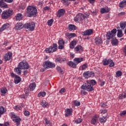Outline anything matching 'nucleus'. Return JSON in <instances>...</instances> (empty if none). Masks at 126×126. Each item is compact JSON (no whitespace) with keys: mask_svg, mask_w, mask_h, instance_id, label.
<instances>
[{"mask_svg":"<svg viewBox=\"0 0 126 126\" xmlns=\"http://www.w3.org/2000/svg\"><path fill=\"white\" fill-rule=\"evenodd\" d=\"M27 14L28 17H35L37 13V9L36 7L29 6L27 8Z\"/></svg>","mask_w":126,"mask_h":126,"instance_id":"nucleus-1","label":"nucleus"},{"mask_svg":"<svg viewBox=\"0 0 126 126\" xmlns=\"http://www.w3.org/2000/svg\"><path fill=\"white\" fill-rule=\"evenodd\" d=\"M81 89H83V90H86L88 92H92V91H94L93 85H91L90 81H87V83L85 84V85L84 84L81 86Z\"/></svg>","mask_w":126,"mask_h":126,"instance_id":"nucleus-2","label":"nucleus"},{"mask_svg":"<svg viewBox=\"0 0 126 126\" xmlns=\"http://www.w3.org/2000/svg\"><path fill=\"white\" fill-rule=\"evenodd\" d=\"M12 14H13V10L10 9L2 12L1 18L2 19H7V18L10 17Z\"/></svg>","mask_w":126,"mask_h":126,"instance_id":"nucleus-3","label":"nucleus"},{"mask_svg":"<svg viewBox=\"0 0 126 126\" xmlns=\"http://www.w3.org/2000/svg\"><path fill=\"white\" fill-rule=\"evenodd\" d=\"M57 50H58V44H57V43H54L53 46L46 48L45 50V52L48 54H52V53L56 52Z\"/></svg>","mask_w":126,"mask_h":126,"instance_id":"nucleus-4","label":"nucleus"},{"mask_svg":"<svg viewBox=\"0 0 126 126\" xmlns=\"http://www.w3.org/2000/svg\"><path fill=\"white\" fill-rule=\"evenodd\" d=\"M43 67L45 68V69H48V68H53V67H56V64L53 63L52 62L49 61H45L44 63L43 64Z\"/></svg>","mask_w":126,"mask_h":126,"instance_id":"nucleus-5","label":"nucleus"},{"mask_svg":"<svg viewBox=\"0 0 126 126\" xmlns=\"http://www.w3.org/2000/svg\"><path fill=\"white\" fill-rule=\"evenodd\" d=\"M35 24L34 23H28L25 25V28L28 29L30 31H34L35 29Z\"/></svg>","mask_w":126,"mask_h":126,"instance_id":"nucleus-6","label":"nucleus"},{"mask_svg":"<svg viewBox=\"0 0 126 126\" xmlns=\"http://www.w3.org/2000/svg\"><path fill=\"white\" fill-rule=\"evenodd\" d=\"M18 66L21 69H28L29 68V64L26 62H21L19 63Z\"/></svg>","mask_w":126,"mask_h":126,"instance_id":"nucleus-7","label":"nucleus"},{"mask_svg":"<svg viewBox=\"0 0 126 126\" xmlns=\"http://www.w3.org/2000/svg\"><path fill=\"white\" fill-rule=\"evenodd\" d=\"M3 0L5 1V2H8L9 3H11V2L13 1V0H0V7H4V8H7V4L4 3Z\"/></svg>","mask_w":126,"mask_h":126,"instance_id":"nucleus-8","label":"nucleus"},{"mask_svg":"<svg viewBox=\"0 0 126 126\" xmlns=\"http://www.w3.org/2000/svg\"><path fill=\"white\" fill-rule=\"evenodd\" d=\"M87 16H84V15L82 13H79L77 14L74 18V21H81L83 19H85V18H87Z\"/></svg>","mask_w":126,"mask_h":126,"instance_id":"nucleus-9","label":"nucleus"},{"mask_svg":"<svg viewBox=\"0 0 126 126\" xmlns=\"http://www.w3.org/2000/svg\"><path fill=\"white\" fill-rule=\"evenodd\" d=\"M58 49L59 50H63L64 48V41H63V39H60L58 41Z\"/></svg>","mask_w":126,"mask_h":126,"instance_id":"nucleus-10","label":"nucleus"},{"mask_svg":"<svg viewBox=\"0 0 126 126\" xmlns=\"http://www.w3.org/2000/svg\"><path fill=\"white\" fill-rule=\"evenodd\" d=\"M94 75V72L91 71H86L83 73V76L85 78H89V77L93 76Z\"/></svg>","mask_w":126,"mask_h":126,"instance_id":"nucleus-11","label":"nucleus"},{"mask_svg":"<svg viewBox=\"0 0 126 126\" xmlns=\"http://www.w3.org/2000/svg\"><path fill=\"white\" fill-rule=\"evenodd\" d=\"M23 27H25V25H23L22 23H17L15 26V30H21Z\"/></svg>","mask_w":126,"mask_h":126,"instance_id":"nucleus-12","label":"nucleus"},{"mask_svg":"<svg viewBox=\"0 0 126 126\" xmlns=\"http://www.w3.org/2000/svg\"><path fill=\"white\" fill-rule=\"evenodd\" d=\"M93 33V30L92 29H90V30H87L84 32H82V34L83 36H90L92 33Z\"/></svg>","mask_w":126,"mask_h":126,"instance_id":"nucleus-13","label":"nucleus"},{"mask_svg":"<svg viewBox=\"0 0 126 126\" xmlns=\"http://www.w3.org/2000/svg\"><path fill=\"white\" fill-rule=\"evenodd\" d=\"M74 51L77 53H82L83 52V48L80 45H77L74 48Z\"/></svg>","mask_w":126,"mask_h":126,"instance_id":"nucleus-14","label":"nucleus"},{"mask_svg":"<svg viewBox=\"0 0 126 126\" xmlns=\"http://www.w3.org/2000/svg\"><path fill=\"white\" fill-rule=\"evenodd\" d=\"M106 38L107 40H110V39H114L115 38V35L113 34L111 32H106Z\"/></svg>","mask_w":126,"mask_h":126,"instance_id":"nucleus-15","label":"nucleus"},{"mask_svg":"<svg viewBox=\"0 0 126 126\" xmlns=\"http://www.w3.org/2000/svg\"><path fill=\"white\" fill-rule=\"evenodd\" d=\"M12 57V53L8 52L4 55V60L6 61H9Z\"/></svg>","mask_w":126,"mask_h":126,"instance_id":"nucleus-16","label":"nucleus"},{"mask_svg":"<svg viewBox=\"0 0 126 126\" xmlns=\"http://www.w3.org/2000/svg\"><path fill=\"white\" fill-rule=\"evenodd\" d=\"M126 27V22H122L120 24V26L116 27L117 29H120L121 28L122 30H125V28Z\"/></svg>","mask_w":126,"mask_h":126,"instance_id":"nucleus-17","label":"nucleus"},{"mask_svg":"<svg viewBox=\"0 0 126 126\" xmlns=\"http://www.w3.org/2000/svg\"><path fill=\"white\" fill-rule=\"evenodd\" d=\"M65 13V10L63 9H61L58 10V13L57 14L58 17H61Z\"/></svg>","mask_w":126,"mask_h":126,"instance_id":"nucleus-18","label":"nucleus"},{"mask_svg":"<svg viewBox=\"0 0 126 126\" xmlns=\"http://www.w3.org/2000/svg\"><path fill=\"white\" fill-rule=\"evenodd\" d=\"M7 28H9V24L6 23L2 26V27L0 28V32H2L3 30H5V29H7Z\"/></svg>","mask_w":126,"mask_h":126,"instance_id":"nucleus-19","label":"nucleus"},{"mask_svg":"<svg viewBox=\"0 0 126 126\" xmlns=\"http://www.w3.org/2000/svg\"><path fill=\"white\" fill-rule=\"evenodd\" d=\"M94 42L96 45H100V44H102V43H103L102 38H101L100 37H96L94 39Z\"/></svg>","mask_w":126,"mask_h":126,"instance_id":"nucleus-20","label":"nucleus"},{"mask_svg":"<svg viewBox=\"0 0 126 126\" xmlns=\"http://www.w3.org/2000/svg\"><path fill=\"white\" fill-rule=\"evenodd\" d=\"M112 46H118L119 45V40L116 39V37L113 38L111 40Z\"/></svg>","mask_w":126,"mask_h":126,"instance_id":"nucleus-21","label":"nucleus"},{"mask_svg":"<svg viewBox=\"0 0 126 126\" xmlns=\"http://www.w3.org/2000/svg\"><path fill=\"white\" fill-rule=\"evenodd\" d=\"M98 118H99L98 115H95L94 116L91 121L93 125H95L96 123H97V121L98 120Z\"/></svg>","mask_w":126,"mask_h":126,"instance_id":"nucleus-22","label":"nucleus"},{"mask_svg":"<svg viewBox=\"0 0 126 126\" xmlns=\"http://www.w3.org/2000/svg\"><path fill=\"white\" fill-rule=\"evenodd\" d=\"M13 121L14 122V123H16V126H19L20 125V122L21 121V119L20 117H17L14 119H13Z\"/></svg>","mask_w":126,"mask_h":126,"instance_id":"nucleus-23","label":"nucleus"},{"mask_svg":"<svg viewBox=\"0 0 126 126\" xmlns=\"http://www.w3.org/2000/svg\"><path fill=\"white\" fill-rule=\"evenodd\" d=\"M21 69L19 66H18L17 67L15 68V72L17 74H18V75H21Z\"/></svg>","mask_w":126,"mask_h":126,"instance_id":"nucleus-24","label":"nucleus"},{"mask_svg":"<svg viewBox=\"0 0 126 126\" xmlns=\"http://www.w3.org/2000/svg\"><path fill=\"white\" fill-rule=\"evenodd\" d=\"M117 37L119 38H122L124 36L123 33V31L121 29L117 30Z\"/></svg>","mask_w":126,"mask_h":126,"instance_id":"nucleus-25","label":"nucleus"},{"mask_svg":"<svg viewBox=\"0 0 126 126\" xmlns=\"http://www.w3.org/2000/svg\"><path fill=\"white\" fill-rule=\"evenodd\" d=\"M67 64L69 66H71V67H72L73 68H76V64L72 61L68 62Z\"/></svg>","mask_w":126,"mask_h":126,"instance_id":"nucleus-26","label":"nucleus"},{"mask_svg":"<svg viewBox=\"0 0 126 126\" xmlns=\"http://www.w3.org/2000/svg\"><path fill=\"white\" fill-rule=\"evenodd\" d=\"M35 88H36V84H35V83H32L29 85V88H30V91H33V90L35 89Z\"/></svg>","mask_w":126,"mask_h":126,"instance_id":"nucleus-27","label":"nucleus"},{"mask_svg":"<svg viewBox=\"0 0 126 126\" xmlns=\"http://www.w3.org/2000/svg\"><path fill=\"white\" fill-rule=\"evenodd\" d=\"M14 81L15 84H18V83H20L21 81V78L19 77V76H16Z\"/></svg>","mask_w":126,"mask_h":126,"instance_id":"nucleus-28","label":"nucleus"},{"mask_svg":"<svg viewBox=\"0 0 126 126\" xmlns=\"http://www.w3.org/2000/svg\"><path fill=\"white\" fill-rule=\"evenodd\" d=\"M71 115H72V110L67 108L65 114V117H68V116H71Z\"/></svg>","mask_w":126,"mask_h":126,"instance_id":"nucleus-29","label":"nucleus"},{"mask_svg":"<svg viewBox=\"0 0 126 126\" xmlns=\"http://www.w3.org/2000/svg\"><path fill=\"white\" fill-rule=\"evenodd\" d=\"M15 18L16 20L20 21V20H22V18H23V16H22V14L19 13L17 14L16 16H15Z\"/></svg>","mask_w":126,"mask_h":126,"instance_id":"nucleus-30","label":"nucleus"},{"mask_svg":"<svg viewBox=\"0 0 126 126\" xmlns=\"http://www.w3.org/2000/svg\"><path fill=\"white\" fill-rule=\"evenodd\" d=\"M75 45H76V41L73 40L71 42L69 45V47L70 49H74L75 47Z\"/></svg>","mask_w":126,"mask_h":126,"instance_id":"nucleus-31","label":"nucleus"},{"mask_svg":"<svg viewBox=\"0 0 126 126\" xmlns=\"http://www.w3.org/2000/svg\"><path fill=\"white\" fill-rule=\"evenodd\" d=\"M101 13H108L110 11L109 8H102L100 10Z\"/></svg>","mask_w":126,"mask_h":126,"instance_id":"nucleus-32","label":"nucleus"},{"mask_svg":"<svg viewBox=\"0 0 126 126\" xmlns=\"http://www.w3.org/2000/svg\"><path fill=\"white\" fill-rule=\"evenodd\" d=\"M126 0H123L119 3V7H121V8H124V7H125V6H126Z\"/></svg>","mask_w":126,"mask_h":126,"instance_id":"nucleus-33","label":"nucleus"},{"mask_svg":"<svg viewBox=\"0 0 126 126\" xmlns=\"http://www.w3.org/2000/svg\"><path fill=\"white\" fill-rule=\"evenodd\" d=\"M65 61V59H63L61 58H57L56 60H55V62L56 63H63V62H64Z\"/></svg>","mask_w":126,"mask_h":126,"instance_id":"nucleus-34","label":"nucleus"},{"mask_svg":"<svg viewBox=\"0 0 126 126\" xmlns=\"http://www.w3.org/2000/svg\"><path fill=\"white\" fill-rule=\"evenodd\" d=\"M107 117L106 116H103L102 118H100L99 119V122L101 123V124H104V123H106V121H107Z\"/></svg>","mask_w":126,"mask_h":126,"instance_id":"nucleus-35","label":"nucleus"},{"mask_svg":"<svg viewBox=\"0 0 126 126\" xmlns=\"http://www.w3.org/2000/svg\"><path fill=\"white\" fill-rule=\"evenodd\" d=\"M76 27L74 25H69L68 29L69 31H72V30H76Z\"/></svg>","mask_w":126,"mask_h":126,"instance_id":"nucleus-36","label":"nucleus"},{"mask_svg":"<svg viewBox=\"0 0 126 126\" xmlns=\"http://www.w3.org/2000/svg\"><path fill=\"white\" fill-rule=\"evenodd\" d=\"M74 61L76 63L78 64L79 63H81V62L83 61V58H75L74 59Z\"/></svg>","mask_w":126,"mask_h":126,"instance_id":"nucleus-37","label":"nucleus"},{"mask_svg":"<svg viewBox=\"0 0 126 126\" xmlns=\"http://www.w3.org/2000/svg\"><path fill=\"white\" fill-rule=\"evenodd\" d=\"M110 61H111V59H109V60L104 59L103 60V65H108V64H109V63H110Z\"/></svg>","mask_w":126,"mask_h":126,"instance_id":"nucleus-38","label":"nucleus"},{"mask_svg":"<svg viewBox=\"0 0 126 126\" xmlns=\"http://www.w3.org/2000/svg\"><path fill=\"white\" fill-rule=\"evenodd\" d=\"M40 105L43 107V108H47V107H49V103H47L45 101H42Z\"/></svg>","mask_w":126,"mask_h":126,"instance_id":"nucleus-39","label":"nucleus"},{"mask_svg":"<svg viewBox=\"0 0 126 126\" xmlns=\"http://www.w3.org/2000/svg\"><path fill=\"white\" fill-rule=\"evenodd\" d=\"M0 92L2 94H5L7 92V89L6 88H2L0 89Z\"/></svg>","mask_w":126,"mask_h":126,"instance_id":"nucleus-40","label":"nucleus"},{"mask_svg":"<svg viewBox=\"0 0 126 126\" xmlns=\"http://www.w3.org/2000/svg\"><path fill=\"white\" fill-rule=\"evenodd\" d=\"M54 22V19H51L50 20H49L47 22V25L48 26H52L53 25V23Z\"/></svg>","mask_w":126,"mask_h":126,"instance_id":"nucleus-41","label":"nucleus"},{"mask_svg":"<svg viewBox=\"0 0 126 126\" xmlns=\"http://www.w3.org/2000/svg\"><path fill=\"white\" fill-rule=\"evenodd\" d=\"M57 70H58V72H59L61 74H63V71L62 69V68H61V67L57 66Z\"/></svg>","mask_w":126,"mask_h":126,"instance_id":"nucleus-42","label":"nucleus"},{"mask_svg":"<svg viewBox=\"0 0 126 126\" xmlns=\"http://www.w3.org/2000/svg\"><path fill=\"white\" fill-rule=\"evenodd\" d=\"M38 97H41V96L42 97H45L46 96V92H40L38 94Z\"/></svg>","mask_w":126,"mask_h":126,"instance_id":"nucleus-43","label":"nucleus"},{"mask_svg":"<svg viewBox=\"0 0 126 126\" xmlns=\"http://www.w3.org/2000/svg\"><path fill=\"white\" fill-rule=\"evenodd\" d=\"M5 112L4 108L2 106L0 107V117Z\"/></svg>","mask_w":126,"mask_h":126,"instance_id":"nucleus-44","label":"nucleus"},{"mask_svg":"<svg viewBox=\"0 0 126 126\" xmlns=\"http://www.w3.org/2000/svg\"><path fill=\"white\" fill-rule=\"evenodd\" d=\"M24 92L25 93L26 96H28V95H29V93L30 92V91L29 90V89H28V88H26L25 89Z\"/></svg>","mask_w":126,"mask_h":126,"instance_id":"nucleus-45","label":"nucleus"},{"mask_svg":"<svg viewBox=\"0 0 126 126\" xmlns=\"http://www.w3.org/2000/svg\"><path fill=\"white\" fill-rule=\"evenodd\" d=\"M65 5H69V2L70 0H62Z\"/></svg>","mask_w":126,"mask_h":126,"instance_id":"nucleus-46","label":"nucleus"},{"mask_svg":"<svg viewBox=\"0 0 126 126\" xmlns=\"http://www.w3.org/2000/svg\"><path fill=\"white\" fill-rule=\"evenodd\" d=\"M109 64L110 67H113V66H115V63H114V61L111 59Z\"/></svg>","mask_w":126,"mask_h":126,"instance_id":"nucleus-47","label":"nucleus"},{"mask_svg":"<svg viewBox=\"0 0 126 126\" xmlns=\"http://www.w3.org/2000/svg\"><path fill=\"white\" fill-rule=\"evenodd\" d=\"M123 75V72L121 71H118L116 72V77H120V76H122Z\"/></svg>","mask_w":126,"mask_h":126,"instance_id":"nucleus-48","label":"nucleus"},{"mask_svg":"<svg viewBox=\"0 0 126 126\" xmlns=\"http://www.w3.org/2000/svg\"><path fill=\"white\" fill-rule=\"evenodd\" d=\"M89 81L91 84L93 85V87H94V85H96L97 83V82H96V81H95V80H91V81Z\"/></svg>","mask_w":126,"mask_h":126,"instance_id":"nucleus-49","label":"nucleus"},{"mask_svg":"<svg viewBox=\"0 0 126 126\" xmlns=\"http://www.w3.org/2000/svg\"><path fill=\"white\" fill-rule=\"evenodd\" d=\"M74 104L75 106H76L77 107H78V106H80V102L77 101V100H75L74 101Z\"/></svg>","mask_w":126,"mask_h":126,"instance_id":"nucleus-50","label":"nucleus"},{"mask_svg":"<svg viewBox=\"0 0 126 126\" xmlns=\"http://www.w3.org/2000/svg\"><path fill=\"white\" fill-rule=\"evenodd\" d=\"M24 114L26 117H29L30 116V112L27 110L25 111Z\"/></svg>","mask_w":126,"mask_h":126,"instance_id":"nucleus-51","label":"nucleus"},{"mask_svg":"<svg viewBox=\"0 0 126 126\" xmlns=\"http://www.w3.org/2000/svg\"><path fill=\"white\" fill-rule=\"evenodd\" d=\"M22 107L21 106L17 105L15 106L14 107L15 110H16V111H19L20 110H21Z\"/></svg>","mask_w":126,"mask_h":126,"instance_id":"nucleus-52","label":"nucleus"},{"mask_svg":"<svg viewBox=\"0 0 126 126\" xmlns=\"http://www.w3.org/2000/svg\"><path fill=\"white\" fill-rule=\"evenodd\" d=\"M0 126H9V122H5L4 124H0Z\"/></svg>","mask_w":126,"mask_h":126,"instance_id":"nucleus-53","label":"nucleus"},{"mask_svg":"<svg viewBox=\"0 0 126 126\" xmlns=\"http://www.w3.org/2000/svg\"><path fill=\"white\" fill-rule=\"evenodd\" d=\"M112 34H113V35H114L115 36H116V33H117V29H114L113 30H112L110 32Z\"/></svg>","mask_w":126,"mask_h":126,"instance_id":"nucleus-54","label":"nucleus"},{"mask_svg":"<svg viewBox=\"0 0 126 126\" xmlns=\"http://www.w3.org/2000/svg\"><path fill=\"white\" fill-rule=\"evenodd\" d=\"M87 68V64L85 63L82 66V70H85Z\"/></svg>","mask_w":126,"mask_h":126,"instance_id":"nucleus-55","label":"nucleus"},{"mask_svg":"<svg viewBox=\"0 0 126 126\" xmlns=\"http://www.w3.org/2000/svg\"><path fill=\"white\" fill-rule=\"evenodd\" d=\"M124 98H126V96H125V94H122L119 95V99H124Z\"/></svg>","mask_w":126,"mask_h":126,"instance_id":"nucleus-56","label":"nucleus"},{"mask_svg":"<svg viewBox=\"0 0 126 126\" xmlns=\"http://www.w3.org/2000/svg\"><path fill=\"white\" fill-rule=\"evenodd\" d=\"M82 122V119H78L75 121V123L76 124H80Z\"/></svg>","mask_w":126,"mask_h":126,"instance_id":"nucleus-57","label":"nucleus"},{"mask_svg":"<svg viewBox=\"0 0 126 126\" xmlns=\"http://www.w3.org/2000/svg\"><path fill=\"white\" fill-rule=\"evenodd\" d=\"M70 38H73L74 37L76 36V34L74 33H70Z\"/></svg>","mask_w":126,"mask_h":126,"instance_id":"nucleus-58","label":"nucleus"},{"mask_svg":"<svg viewBox=\"0 0 126 126\" xmlns=\"http://www.w3.org/2000/svg\"><path fill=\"white\" fill-rule=\"evenodd\" d=\"M81 93L82 94H83V95H86V94H87V92H85V91L84 90H82L81 91Z\"/></svg>","mask_w":126,"mask_h":126,"instance_id":"nucleus-59","label":"nucleus"},{"mask_svg":"<svg viewBox=\"0 0 126 126\" xmlns=\"http://www.w3.org/2000/svg\"><path fill=\"white\" fill-rule=\"evenodd\" d=\"M65 91V90L64 88H62L60 91V93L63 94L64 93Z\"/></svg>","mask_w":126,"mask_h":126,"instance_id":"nucleus-60","label":"nucleus"},{"mask_svg":"<svg viewBox=\"0 0 126 126\" xmlns=\"http://www.w3.org/2000/svg\"><path fill=\"white\" fill-rule=\"evenodd\" d=\"M11 77H15V78H16V76H18L17 75L14 74V73H11Z\"/></svg>","mask_w":126,"mask_h":126,"instance_id":"nucleus-61","label":"nucleus"},{"mask_svg":"<svg viewBox=\"0 0 126 126\" xmlns=\"http://www.w3.org/2000/svg\"><path fill=\"white\" fill-rule=\"evenodd\" d=\"M65 36L67 37V38H70V33H65Z\"/></svg>","mask_w":126,"mask_h":126,"instance_id":"nucleus-62","label":"nucleus"},{"mask_svg":"<svg viewBox=\"0 0 126 126\" xmlns=\"http://www.w3.org/2000/svg\"><path fill=\"white\" fill-rule=\"evenodd\" d=\"M126 111H124L121 113H120V115H121V116H125V115H126Z\"/></svg>","mask_w":126,"mask_h":126,"instance_id":"nucleus-63","label":"nucleus"},{"mask_svg":"<svg viewBox=\"0 0 126 126\" xmlns=\"http://www.w3.org/2000/svg\"><path fill=\"white\" fill-rule=\"evenodd\" d=\"M123 52L124 54H125V56H126V45L124 47Z\"/></svg>","mask_w":126,"mask_h":126,"instance_id":"nucleus-64","label":"nucleus"}]
</instances>
